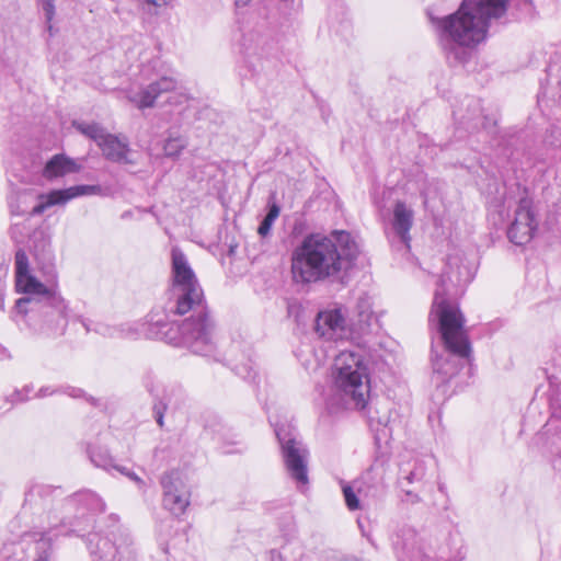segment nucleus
<instances>
[{
  "label": "nucleus",
  "instance_id": "obj_1",
  "mask_svg": "<svg viewBox=\"0 0 561 561\" xmlns=\"http://www.w3.org/2000/svg\"><path fill=\"white\" fill-rule=\"evenodd\" d=\"M458 256H449L447 268L439 277L434 295L431 311V320H436V327L440 334L445 350L448 354L433 358L434 373L442 375L443 380L455 376L460 367V359H468L471 354V345L463 328L465 319L457 306L446 299L447 283L461 286L473 278L472 270L467 265H459Z\"/></svg>",
  "mask_w": 561,
  "mask_h": 561
},
{
  "label": "nucleus",
  "instance_id": "obj_2",
  "mask_svg": "<svg viewBox=\"0 0 561 561\" xmlns=\"http://www.w3.org/2000/svg\"><path fill=\"white\" fill-rule=\"evenodd\" d=\"M357 254V243L344 230L333 231L330 237L307 236L291 254L293 278L304 284L324 279L346 284Z\"/></svg>",
  "mask_w": 561,
  "mask_h": 561
},
{
  "label": "nucleus",
  "instance_id": "obj_3",
  "mask_svg": "<svg viewBox=\"0 0 561 561\" xmlns=\"http://www.w3.org/2000/svg\"><path fill=\"white\" fill-rule=\"evenodd\" d=\"M514 2H461L459 9L437 16L428 9L427 16L436 30L446 55L459 62L466 60L465 48L482 43L493 21L503 19Z\"/></svg>",
  "mask_w": 561,
  "mask_h": 561
},
{
  "label": "nucleus",
  "instance_id": "obj_4",
  "mask_svg": "<svg viewBox=\"0 0 561 561\" xmlns=\"http://www.w3.org/2000/svg\"><path fill=\"white\" fill-rule=\"evenodd\" d=\"M174 316L162 307L153 309L148 316L150 334L170 344H183L194 354L211 356L216 350L215 322L187 318L180 324Z\"/></svg>",
  "mask_w": 561,
  "mask_h": 561
},
{
  "label": "nucleus",
  "instance_id": "obj_5",
  "mask_svg": "<svg viewBox=\"0 0 561 561\" xmlns=\"http://www.w3.org/2000/svg\"><path fill=\"white\" fill-rule=\"evenodd\" d=\"M332 376L335 390L345 405L357 410L366 407L370 383L368 368L360 354L340 352L334 358Z\"/></svg>",
  "mask_w": 561,
  "mask_h": 561
},
{
  "label": "nucleus",
  "instance_id": "obj_6",
  "mask_svg": "<svg viewBox=\"0 0 561 561\" xmlns=\"http://www.w3.org/2000/svg\"><path fill=\"white\" fill-rule=\"evenodd\" d=\"M15 288L26 294L15 301L16 313L38 311L45 306L56 308L58 312L65 309V300L56 290L47 288L28 270V256L23 249L15 252Z\"/></svg>",
  "mask_w": 561,
  "mask_h": 561
},
{
  "label": "nucleus",
  "instance_id": "obj_7",
  "mask_svg": "<svg viewBox=\"0 0 561 561\" xmlns=\"http://www.w3.org/2000/svg\"><path fill=\"white\" fill-rule=\"evenodd\" d=\"M274 431L289 477L298 485H306L308 483V449L296 438L290 425L274 424Z\"/></svg>",
  "mask_w": 561,
  "mask_h": 561
},
{
  "label": "nucleus",
  "instance_id": "obj_8",
  "mask_svg": "<svg viewBox=\"0 0 561 561\" xmlns=\"http://www.w3.org/2000/svg\"><path fill=\"white\" fill-rule=\"evenodd\" d=\"M164 309L173 314L183 316L192 311L191 319L214 322L209 314L204 299V293L201 285H171L170 299Z\"/></svg>",
  "mask_w": 561,
  "mask_h": 561
},
{
  "label": "nucleus",
  "instance_id": "obj_9",
  "mask_svg": "<svg viewBox=\"0 0 561 561\" xmlns=\"http://www.w3.org/2000/svg\"><path fill=\"white\" fill-rule=\"evenodd\" d=\"M179 82L173 77L163 76L150 82L130 96L138 108H149L160 104L181 105L186 101L183 93L176 92Z\"/></svg>",
  "mask_w": 561,
  "mask_h": 561
},
{
  "label": "nucleus",
  "instance_id": "obj_10",
  "mask_svg": "<svg viewBox=\"0 0 561 561\" xmlns=\"http://www.w3.org/2000/svg\"><path fill=\"white\" fill-rule=\"evenodd\" d=\"M538 222L533 210V202L528 197L519 199L514 211V220L507 229L510 241L516 245L527 244L537 230Z\"/></svg>",
  "mask_w": 561,
  "mask_h": 561
},
{
  "label": "nucleus",
  "instance_id": "obj_11",
  "mask_svg": "<svg viewBox=\"0 0 561 561\" xmlns=\"http://www.w3.org/2000/svg\"><path fill=\"white\" fill-rule=\"evenodd\" d=\"M163 506L173 515H182L190 505L191 492L179 471H170L162 476Z\"/></svg>",
  "mask_w": 561,
  "mask_h": 561
},
{
  "label": "nucleus",
  "instance_id": "obj_12",
  "mask_svg": "<svg viewBox=\"0 0 561 561\" xmlns=\"http://www.w3.org/2000/svg\"><path fill=\"white\" fill-rule=\"evenodd\" d=\"M316 332L329 341L352 340L346 309L335 307L320 311L316 318Z\"/></svg>",
  "mask_w": 561,
  "mask_h": 561
},
{
  "label": "nucleus",
  "instance_id": "obj_13",
  "mask_svg": "<svg viewBox=\"0 0 561 561\" xmlns=\"http://www.w3.org/2000/svg\"><path fill=\"white\" fill-rule=\"evenodd\" d=\"M347 320L354 341L359 342L380 329L379 319L373 311L371 299L366 295L358 298L354 313Z\"/></svg>",
  "mask_w": 561,
  "mask_h": 561
},
{
  "label": "nucleus",
  "instance_id": "obj_14",
  "mask_svg": "<svg viewBox=\"0 0 561 561\" xmlns=\"http://www.w3.org/2000/svg\"><path fill=\"white\" fill-rule=\"evenodd\" d=\"M414 224V210L402 201H397L393 205L392 215L389 219L387 236L394 244L398 242L407 250L410 249V231Z\"/></svg>",
  "mask_w": 561,
  "mask_h": 561
},
{
  "label": "nucleus",
  "instance_id": "obj_15",
  "mask_svg": "<svg viewBox=\"0 0 561 561\" xmlns=\"http://www.w3.org/2000/svg\"><path fill=\"white\" fill-rule=\"evenodd\" d=\"M98 146L101 148L103 156L112 162L124 164L134 163L128 157L130 149L126 137L105 133Z\"/></svg>",
  "mask_w": 561,
  "mask_h": 561
},
{
  "label": "nucleus",
  "instance_id": "obj_16",
  "mask_svg": "<svg viewBox=\"0 0 561 561\" xmlns=\"http://www.w3.org/2000/svg\"><path fill=\"white\" fill-rule=\"evenodd\" d=\"M171 285H199L185 254L179 248L171 251Z\"/></svg>",
  "mask_w": 561,
  "mask_h": 561
},
{
  "label": "nucleus",
  "instance_id": "obj_17",
  "mask_svg": "<svg viewBox=\"0 0 561 561\" xmlns=\"http://www.w3.org/2000/svg\"><path fill=\"white\" fill-rule=\"evenodd\" d=\"M79 170L80 165L76 160L64 153H57L45 163L42 175L47 181H54L68 174L76 173Z\"/></svg>",
  "mask_w": 561,
  "mask_h": 561
},
{
  "label": "nucleus",
  "instance_id": "obj_18",
  "mask_svg": "<svg viewBox=\"0 0 561 561\" xmlns=\"http://www.w3.org/2000/svg\"><path fill=\"white\" fill-rule=\"evenodd\" d=\"M88 540L91 554L98 558L94 561H116L118 549L108 538L92 534Z\"/></svg>",
  "mask_w": 561,
  "mask_h": 561
},
{
  "label": "nucleus",
  "instance_id": "obj_19",
  "mask_svg": "<svg viewBox=\"0 0 561 561\" xmlns=\"http://www.w3.org/2000/svg\"><path fill=\"white\" fill-rule=\"evenodd\" d=\"M183 396V389L176 385H170L164 388L163 396L159 399V401L154 402L152 411L153 416L159 425V427H163L164 425V413L167 411L168 404L172 402V399L175 400L181 399Z\"/></svg>",
  "mask_w": 561,
  "mask_h": 561
},
{
  "label": "nucleus",
  "instance_id": "obj_20",
  "mask_svg": "<svg viewBox=\"0 0 561 561\" xmlns=\"http://www.w3.org/2000/svg\"><path fill=\"white\" fill-rule=\"evenodd\" d=\"M67 305L65 304V309L61 312H58L56 308H53L50 306H45L38 311H28L27 313H16L15 307L12 311V319L14 321H18V318L21 317L22 319L28 318L32 321H35L36 319H43L47 323H59L60 320L66 322L67 318Z\"/></svg>",
  "mask_w": 561,
  "mask_h": 561
},
{
  "label": "nucleus",
  "instance_id": "obj_21",
  "mask_svg": "<svg viewBox=\"0 0 561 561\" xmlns=\"http://www.w3.org/2000/svg\"><path fill=\"white\" fill-rule=\"evenodd\" d=\"M90 459L95 467L103 468L105 470L115 469L123 474L128 476L131 480L136 481L139 486L144 485V481L135 473H130L124 467H119L113 463V459L104 450H90Z\"/></svg>",
  "mask_w": 561,
  "mask_h": 561
},
{
  "label": "nucleus",
  "instance_id": "obj_22",
  "mask_svg": "<svg viewBox=\"0 0 561 561\" xmlns=\"http://www.w3.org/2000/svg\"><path fill=\"white\" fill-rule=\"evenodd\" d=\"M66 393L71 398H84L88 402H90L94 407H100V400L93 397L85 396L84 391L80 388L76 387H64V388H53L50 386L42 387L36 393V398H45L47 396H53L55 393Z\"/></svg>",
  "mask_w": 561,
  "mask_h": 561
},
{
  "label": "nucleus",
  "instance_id": "obj_23",
  "mask_svg": "<svg viewBox=\"0 0 561 561\" xmlns=\"http://www.w3.org/2000/svg\"><path fill=\"white\" fill-rule=\"evenodd\" d=\"M186 146L187 139L185 137L181 136L175 130H169L163 145L164 156L169 158H178Z\"/></svg>",
  "mask_w": 561,
  "mask_h": 561
},
{
  "label": "nucleus",
  "instance_id": "obj_24",
  "mask_svg": "<svg viewBox=\"0 0 561 561\" xmlns=\"http://www.w3.org/2000/svg\"><path fill=\"white\" fill-rule=\"evenodd\" d=\"M39 198L41 203L33 207L32 215H41L51 206L65 205L67 203L62 190H53L47 194L41 195Z\"/></svg>",
  "mask_w": 561,
  "mask_h": 561
},
{
  "label": "nucleus",
  "instance_id": "obj_25",
  "mask_svg": "<svg viewBox=\"0 0 561 561\" xmlns=\"http://www.w3.org/2000/svg\"><path fill=\"white\" fill-rule=\"evenodd\" d=\"M72 126L85 137L92 139L100 144L103 136L105 135V129L98 123H88L84 121H73Z\"/></svg>",
  "mask_w": 561,
  "mask_h": 561
},
{
  "label": "nucleus",
  "instance_id": "obj_26",
  "mask_svg": "<svg viewBox=\"0 0 561 561\" xmlns=\"http://www.w3.org/2000/svg\"><path fill=\"white\" fill-rule=\"evenodd\" d=\"M401 473L404 474L401 479V486H403V482H408L409 484L420 482L424 479L426 473V467L423 460H414L411 469H401Z\"/></svg>",
  "mask_w": 561,
  "mask_h": 561
},
{
  "label": "nucleus",
  "instance_id": "obj_27",
  "mask_svg": "<svg viewBox=\"0 0 561 561\" xmlns=\"http://www.w3.org/2000/svg\"><path fill=\"white\" fill-rule=\"evenodd\" d=\"M65 195L66 202L84 195H100L102 187L100 185H75L68 188H61Z\"/></svg>",
  "mask_w": 561,
  "mask_h": 561
},
{
  "label": "nucleus",
  "instance_id": "obj_28",
  "mask_svg": "<svg viewBox=\"0 0 561 561\" xmlns=\"http://www.w3.org/2000/svg\"><path fill=\"white\" fill-rule=\"evenodd\" d=\"M241 48L244 51H253L255 53L262 45L263 38L259 31L255 30H241Z\"/></svg>",
  "mask_w": 561,
  "mask_h": 561
},
{
  "label": "nucleus",
  "instance_id": "obj_29",
  "mask_svg": "<svg viewBox=\"0 0 561 561\" xmlns=\"http://www.w3.org/2000/svg\"><path fill=\"white\" fill-rule=\"evenodd\" d=\"M76 500L91 512H103L105 508V504L102 499L91 491L77 494Z\"/></svg>",
  "mask_w": 561,
  "mask_h": 561
},
{
  "label": "nucleus",
  "instance_id": "obj_30",
  "mask_svg": "<svg viewBox=\"0 0 561 561\" xmlns=\"http://www.w3.org/2000/svg\"><path fill=\"white\" fill-rule=\"evenodd\" d=\"M102 333L110 337L136 339L139 335V330L134 324H122L117 328H105Z\"/></svg>",
  "mask_w": 561,
  "mask_h": 561
},
{
  "label": "nucleus",
  "instance_id": "obj_31",
  "mask_svg": "<svg viewBox=\"0 0 561 561\" xmlns=\"http://www.w3.org/2000/svg\"><path fill=\"white\" fill-rule=\"evenodd\" d=\"M278 215H279V207L276 204L271 205L267 214L262 219V221L257 228V233L261 237H266L270 233L272 226H273L275 219L278 217Z\"/></svg>",
  "mask_w": 561,
  "mask_h": 561
},
{
  "label": "nucleus",
  "instance_id": "obj_32",
  "mask_svg": "<svg viewBox=\"0 0 561 561\" xmlns=\"http://www.w3.org/2000/svg\"><path fill=\"white\" fill-rule=\"evenodd\" d=\"M204 427L210 431L213 434L219 435L220 437L224 435L226 431L225 424L217 415H208L205 419Z\"/></svg>",
  "mask_w": 561,
  "mask_h": 561
},
{
  "label": "nucleus",
  "instance_id": "obj_33",
  "mask_svg": "<svg viewBox=\"0 0 561 561\" xmlns=\"http://www.w3.org/2000/svg\"><path fill=\"white\" fill-rule=\"evenodd\" d=\"M545 144L553 149L561 148V127L552 126L547 130Z\"/></svg>",
  "mask_w": 561,
  "mask_h": 561
},
{
  "label": "nucleus",
  "instance_id": "obj_34",
  "mask_svg": "<svg viewBox=\"0 0 561 561\" xmlns=\"http://www.w3.org/2000/svg\"><path fill=\"white\" fill-rule=\"evenodd\" d=\"M236 374L239 375L241 378L249 380V381H255L256 379V370L254 368V365L249 362L245 364H240L234 366Z\"/></svg>",
  "mask_w": 561,
  "mask_h": 561
},
{
  "label": "nucleus",
  "instance_id": "obj_35",
  "mask_svg": "<svg viewBox=\"0 0 561 561\" xmlns=\"http://www.w3.org/2000/svg\"><path fill=\"white\" fill-rule=\"evenodd\" d=\"M345 504L351 511H355L359 508V500L355 494L353 488L348 484H343L342 486Z\"/></svg>",
  "mask_w": 561,
  "mask_h": 561
},
{
  "label": "nucleus",
  "instance_id": "obj_36",
  "mask_svg": "<svg viewBox=\"0 0 561 561\" xmlns=\"http://www.w3.org/2000/svg\"><path fill=\"white\" fill-rule=\"evenodd\" d=\"M43 13L45 15L46 22L48 23V27H47L48 32H49L50 36H53L54 35V30H53V25H51V20H53L54 14H55L54 3L53 2H44Z\"/></svg>",
  "mask_w": 561,
  "mask_h": 561
},
{
  "label": "nucleus",
  "instance_id": "obj_37",
  "mask_svg": "<svg viewBox=\"0 0 561 561\" xmlns=\"http://www.w3.org/2000/svg\"><path fill=\"white\" fill-rule=\"evenodd\" d=\"M236 4V14L237 16L242 15L244 12L248 11L249 2L242 1V2H234ZM240 18H238L239 20Z\"/></svg>",
  "mask_w": 561,
  "mask_h": 561
},
{
  "label": "nucleus",
  "instance_id": "obj_38",
  "mask_svg": "<svg viewBox=\"0 0 561 561\" xmlns=\"http://www.w3.org/2000/svg\"><path fill=\"white\" fill-rule=\"evenodd\" d=\"M402 489L408 497L407 501H409L411 503H419L421 501L420 496L416 493H413L410 490H405L404 485L402 486Z\"/></svg>",
  "mask_w": 561,
  "mask_h": 561
},
{
  "label": "nucleus",
  "instance_id": "obj_39",
  "mask_svg": "<svg viewBox=\"0 0 561 561\" xmlns=\"http://www.w3.org/2000/svg\"><path fill=\"white\" fill-rule=\"evenodd\" d=\"M467 105L468 107H473V111L474 112H478L480 111V104H479V101L472 99V98H468L467 99Z\"/></svg>",
  "mask_w": 561,
  "mask_h": 561
},
{
  "label": "nucleus",
  "instance_id": "obj_40",
  "mask_svg": "<svg viewBox=\"0 0 561 561\" xmlns=\"http://www.w3.org/2000/svg\"><path fill=\"white\" fill-rule=\"evenodd\" d=\"M271 561H285L283 556L276 550L271 551Z\"/></svg>",
  "mask_w": 561,
  "mask_h": 561
},
{
  "label": "nucleus",
  "instance_id": "obj_41",
  "mask_svg": "<svg viewBox=\"0 0 561 561\" xmlns=\"http://www.w3.org/2000/svg\"><path fill=\"white\" fill-rule=\"evenodd\" d=\"M10 209L13 215H22L24 214L23 209H20L18 205H14L13 203H10Z\"/></svg>",
  "mask_w": 561,
  "mask_h": 561
},
{
  "label": "nucleus",
  "instance_id": "obj_42",
  "mask_svg": "<svg viewBox=\"0 0 561 561\" xmlns=\"http://www.w3.org/2000/svg\"><path fill=\"white\" fill-rule=\"evenodd\" d=\"M5 358H10V353L4 346L0 345V360Z\"/></svg>",
  "mask_w": 561,
  "mask_h": 561
},
{
  "label": "nucleus",
  "instance_id": "obj_43",
  "mask_svg": "<svg viewBox=\"0 0 561 561\" xmlns=\"http://www.w3.org/2000/svg\"><path fill=\"white\" fill-rule=\"evenodd\" d=\"M146 8L144 7V10L151 11L152 9H156L159 4V2L152 1V2H146Z\"/></svg>",
  "mask_w": 561,
  "mask_h": 561
},
{
  "label": "nucleus",
  "instance_id": "obj_44",
  "mask_svg": "<svg viewBox=\"0 0 561 561\" xmlns=\"http://www.w3.org/2000/svg\"><path fill=\"white\" fill-rule=\"evenodd\" d=\"M35 561H49V554L44 550Z\"/></svg>",
  "mask_w": 561,
  "mask_h": 561
},
{
  "label": "nucleus",
  "instance_id": "obj_45",
  "mask_svg": "<svg viewBox=\"0 0 561 561\" xmlns=\"http://www.w3.org/2000/svg\"><path fill=\"white\" fill-rule=\"evenodd\" d=\"M46 546H48V542L45 540H42L38 542L37 549H44Z\"/></svg>",
  "mask_w": 561,
  "mask_h": 561
},
{
  "label": "nucleus",
  "instance_id": "obj_46",
  "mask_svg": "<svg viewBox=\"0 0 561 561\" xmlns=\"http://www.w3.org/2000/svg\"><path fill=\"white\" fill-rule=\"evenodd\" d=\"M531 3H533V2H523L524 7H525L526 9H528V10L530 9Z\"/></svg>",
  "mask_w": 561,
  "mask_h": 561
}]
</instances>
